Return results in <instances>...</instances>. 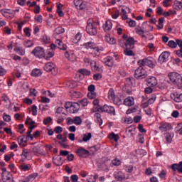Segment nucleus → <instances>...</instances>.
<instances>
[{"label":"nucleus","instance_id":"1","mask_svg":"<svg viewBox=\"0 0 182 182\" xmlns=\"http://www.w3.org/2000/svg\"><path fill=\"white\" fill-rule=\"evenodd\" d=\"M85 49H92L93 56H100V53L105 50V48L102 46H97L94 42H87L83 44Z\"/></svg>","mask_w":182,"mask_h":182},{"label":"nucleus","instance_id":"2","mask_svg":"<svg viewBox=\"0 0 182 182\" xmlns=\"http://www.w3.org/2000/svg\"><path fill=\"white\" fill-rule=\"evenodd\" d=\"M122 39L119 41V45L122 48H129V49H134V43H136V40L133 37H129L127 35H124Z\"/></svg>","mask_w":182,"mask_h":182},{"label":"nucleus","instance_id":"3","mask_svg":"<svg viewBox=\"0 0 182 182\" xmlns=\"http://www.w3.org/2000/svg\"><path fill=\"white\" fill-rule=\"evenodd\" d=\"M86 32L92 36L97 35V23L93 18L87 20Z\"/></svg>","mask_w":182,"mask_h":182},{"label":"nucleus","instance_id":"4","mask_svg":"<svg viewBox=\"0 0 182 182\" xmlns=\"http://www.w3.org/2000/svg\"><path fill=\"white\" fill-rule=\"evenodd\" d=\"M168 77L173 83V85L177 86L178 89L182 87V77L180 74L177 73H171L168 74Z\"/></svg>","mask_w":182,"mask_h":182},{"label":"nucleus","instance_id":"5","mask_svg":"<svg viewBox=\"0 0 182 182\" xmlns=\"http://www.w3.org/2000/svg\"><path fill=\"white\" fill-rule=\"evenodd\" d=\"M92 112H101L102 113H109V114H116V111L114 109V107L112 106H109L107 105H105L102 107H94L92 109Z\"/></svg>","mask_w":182,"mask_h":182},{"label":"nucleus","instance_id":"6","mask_svg":"<svg viewBox=\"0 0 182 182\" xmlns=\"http://www.w3.org/2000/svg\"><path fill=\"white\" fill-rule=\"evenodd\" d=\"M134 76L136 79L141 80V79H146L147 77V72L141 65H140L134 73Z\"/></svg>","mask_w":182,"mask_h":182},{"label":"nucleus","instance_id":"7","mask_svg":"<svg viewBox=\"0 0 182 182\" xmlns=\"http://www.w3.org/2000/svg\"><path fill=\"white\" fill-rule=\"evenodd\" d=\"M108 99L109 100H112L114 102V105H121L122 100H120V98L119 97L116 96V94H114V90L109 89L108 92Z\"/></svg>","mask_w":182,"mask_h":182},{"label":"nucleus","instance_id":"8","mask_svg":"<svg viewBox=\"0 0 182 182\" xmlns=\"http://www.w3.org/2000/svg\"><path fill=\"white\" fill-rule=\"evenodd\" d=\"M44 70L51 72L53 75H58V68L53 63H47L44 66Z\"/></svg>","mask_w":182,"mask_h":182},{"label":"nucleus","instance_id":"9","mask_svg":"<svg viewBox=\"0 0 182 182\" xmlns=\"http://www.w3.org/2000/svg\"><path fill=\"white\" fill-rule=\"evenodd\" d=\"M76 154L78 157H82L83 159H86V157H89L90 153L89 151L86 150L83 147H80L75 151Z\"/></svg>","mask_w":182,"mask_h":182},{"label":"nucleus","instance_id":"10","mask_svg":"<svg viewBox=\"0 0 182 182\" xmlns=\"http://www.w3.org/2000/svg\"><path fill=\"white\" fill-rule=\"evenodd\" d=\"M1 14L4 16V18H6L7 19H12L14 16H15V11H12L11 9H1Z\"/></svg>","mask_w":182,"mask_h":182},{"label":"nucleus","instance_id":"11","mask_svg":"<svg viewBox=\"0 0 182 182\" xmlns=\"http://www.w3.org/2000/svg\"><path fill=\"white\" fill-rule=\"evenodd\" d=\"M32 53L36 58H43L45 56V50L42 47H36L33 49Z\"/></svg>","mask_w":182,"mask_h":182},{"label":"nucleus","instance_id":"12","mask_svg":"<svg viewBox=\"0 0 182 182\" xmlns=\"http://www.w3.org/2000/svg\"><path fill=\"white\" fill-rule=\"evenodd\" d=\"M138 64L139 66H149V68H154V64L153 63V60L149 59V58H145L143 60H140L138 61Z\"/></svg>","mask_w":182,"mask_h":182},{"label":"nucleus","instance_id":"13","mask_svg":"<svg viewBox=\"0 0 182 182\" xmlns=\"http://www.w3.org/2000/svg\"><path fill=\"white\" fill-rule=\"evenodd\" d=\"M169 57H170V53H168L167 51L163 52L160 55L158 62L161 64L164 63V62H167Z\"/></svg>","mask_w":182,"mask_h":182},{"label":"nucleus","instance_id":"14","mask_svg":"<svg viewBox=\"0 0 182 182\" xmlns=\"http://www.w3.org/2000/svg\"><path fill=\"white\" fill-rule=\"evenodd\" d=\"M171 97L176 103H181L182 102V93H178V92H175L171 94Z\"/></svg>","mask_w":182,"mask_h":182},{"label":"nucleus","instance_id":"15","mask_svg":"<svg viewBox=\"0 0 182 182\" xmlns=\"http://www.w3.org/2000/svg\"><path fill=\"white\" fill-rule=\"evenodd\" d=\"M146 83L150 87H154L157 86V78L156 77H149L146 79Z\"/></svg>","mask_w":182,"mask_h":182},{"label":"nucleus","instance_id":"16","mask_svg":"<svg viewBox=\"0 0 182 182\" xmlns=\"http://www.w3.org/2000/svg\"><path fill=\"white\" fill-rule=\"evenodd\" d=\"M1 180L3 182H14V176L12 173H4V175H1Z\"/></svg>","mask_w":182,"mask_h":182},{"label":"nucleus","instance_id":"17","mask_svg":"<svg viewBox=\"0 0 182 182\" xmlns=\"http://www.w3.org/2000/svg\"><path fill=\"white\" fill-rule=\"evenodd\" d=\"M159 129L161 132H167L168 130H171V124L167 122L161 123L160 124Z\"/></svg>","mask_w":182,"mask_h":182},{"label":"nucleus","instance_id":"18","mask_svg":"<svg viewBox=\"0 0 182 182\" xmlns=\"http://www.w3.org/2000/svg\"><path fill=\"white\" fill-rule=\"evenodd\" d=\"M105 39L107 43H109V45H116V43H117V41H116L114 38L111 36L110 34L105 35Z\"/></svg>","mask_w":182,"mask_h":182},{"label":"nucleus","instance_id":"19","mask_svg":"<svg viewBox=\"0 0 182 182\" xmlns=\"http://www.w3.org/2000/svg\"><path fill=\"white\" fill-rule=\"evenodd\" d=\"M14 52L17 53L20 56H23L25 55V49L22 47L18 46V43H16L14 45Z\"/></svg>","mask_w":182,"mask_h":182},{"label":"nucleus","instance_id":"20","mask_svg":"<svg viewBox=\"0 0 182 182\" xmlns=\"http://www.w3.org/2000/svg\"><path fill=\"white\" fill-rule=\"evenodd\" d=\"M94 118L96 123L99 124V126H102L103 124V119H102V115L99 112H93Z\"/></svg>","mask_w":182,"mask_h":182},{"label":"nucleus","instance_id":"21","mask_svg":"<svg viewBox=\"0 0 182 182\" xmlns=\"http://www.w3.org/2000/svg\"><path fill=\"white\" fill-rule=\"evenodd\" d=\"M114 176L116 180H118L119 181H122V180H124V178H126V175H124V173L121 171L115 172Z\"/></svg>","mask_w":182,"mask_h":182},{"label":"nucleus","instance_id":"22","mask_svg":"<svg viewBox=\"0 0 182 182\" xmlns=\"http://www.w3.org/2000/svg\"><path fill=\"white\" fill-rule=\"evenodd\" d=\"M55 43L58 49H60V50H65L68 48V46H66V44L63 43V42H62V40L60 39H57L55 41Z\"/></svg>","mask_w":182,"mask_h":182},{"label":"nucleus","instance_id":"23","mask_svg":"<svg viewBox=\"0 0 182 182\" xmlns=\"http://www.w3.org/2000/svg\"><path fill=\"white\" fill-rule=\"evenodd\" d=\"M91 69L94 72H100L102 68L100 67L99 64L96 63V61L92 60L90 62Z\"/></svg>","mask_w":182,"mask_h":182},{"label":"nucleus","instance_id":"24","mask_svg":"<svg viewBox=\"0 0 182 182\" xmlns=\"http://www.w3.org/2000/svg\"><path fill=\"white\" fill-rule=\"evenodd\" d=\"M125 106H133L134 105V98L133 97H128L124 101Z\"/></svg>","mask_w":182,"mask_h":182},{"label":"nucleus","instance_id":"25","mask_svg":"<svg viewBox=\"0 0 182 182\" xmlns=\"http://www.w3.org/2000/svg\"><path fill=\"white\" fill-rule=\"evenodd\" d=\"M113 26V23L110 20H108L105 22V24L103 26L104 31L105 32H109V31H112V28Z\"/></svg>","mask_w":182,"mask_h":182},{"label":"nucleus","instance_id":"26","mask_svg":"<svg viewBox=\"0 0 182 182\" xmlns=\"http://www.w3.org/2000/svg\"><path fill=\"white\" fill-rule=\"evenodd\" d=\"M53 163L55 166H62V164H63V160H62V157H60L59 156H54L53 158Z\"/></svg>","mask_w":182,"mask_h":182},{"label":"nucleus","instance_id":"27","mask_svg":"<svg viewBox=\"0 0 182 182\" xmlns=\"http://www.w3.org/2000/svg\"><path fill=\"white\" fill-rule=\"evenodd\" d=\"M92 139V134L91 133H86L83 135L82 140L78 139V143H82V141H89Z\"/></svg>","mask_w":182,"mask_h":182},{"label":"nucleus","instance_id":"28","mask_svg":"<svg viewBox=\"0 0 182 182\" xmlns=\"http://www.w3.org/2000/svg\"><path fill=\"white\" fill-rule=\"evenodd\" d=\"M64 55L66 59L70 62H75L76 60V56L73 53L70 55L69 54V52L66 51Z\"/></svg>","mask_w":182,"mask_h":182},{"label":"nucleus","instance_id":"29","mask_svg":"<svg viewBox=\"0 0 182 182\" xmlns=\"http://www.w3.org/2000/svg\"><path fill=\"white\" fill-rule=\"evenodd\" d=\"M142 29L144 30L145 33H149V32L153 31V29H154V28L153 27V26L149 25V24L144 23L142 24Z\"/></svg>","mask_w":182,"mask_h":182},{"label":"nucleus","instance_id":"30","mask_svg":"<svg viewBox=\"0 0 182 182\" xmlns=\"http://www.w3.org/2000/svg\"><path fill=\"white\" fill-rule=\"evenodd\" d=\"M104 63L109 68H112L113 66V57H107L104 59Z\"/></svg>","mask_w":182,"mask_h":182},{"label":"nucleus","instance_id":"31","mask_svg":"<svg viewBox=\"0 0 182 182\" xmlns=\"http://www.w3.org/2000/svg\"><path fill=\"white\" fill-rule=\"evenodd\" d=\"M173 8L176 11H180V9H182V2L176 0L173 3Z\"/></svg>","mask_w":182,"mask_h":182},{"label":"nucleus","instance_id":"32","mask_svg":"<svg viewBox=\"0 0 182 182\" xmlns=\"http://www.w3.org/2000/svg\"><path fill=\"white\" fill-rule=\"evenodd\" d=\"M66 87L68 89H75V87H77V82H76L75 81H68L66 83Z\"/></svg>","mask_w":182,"mask_h":182},{"label":"nucleus","instance_id":"33","mask_svg":"<svg viewBox=\"0 0 182 182\" xmlns=\"http://www.w3.org/2000/svg\"><path fill=\"white\" fill-rule=\"evenodd\" d=\"M41 75H42V71H41V70L38 68L33 69L31 72V76H33L34 77H38Z\"/></svg>","mask_w":182,"mask_h":182},{"label":"nucleus","instance_id":"34","mask_svg":"<svg viewBox=\"0 0 182 182\" xmlns=\"http://www.w3.org/2000/svg\"><path fill=\"white\" fill-rule=\"evenodd\" d=\"M19 167L20 170H21L22 171H29V170H31V164H23L20 165Z\"/></svg>","mask_w":182,"mask_h":182},{"label":"nucleus","instance_id":"35","mask_svg":"<svg viewBox=\"0 0 182 182\" xmlns=\"http://www.w3.org/2000/svg\"><path fill=\"white\" fill-rule=\"evenodd\" d=\"M80 39H82V33H77L73 38V43H78Z\"/></svg>","mask_w":182,"mask_h":182},{"label":"nucleus","instance_id":"36","mask_svg":"<svg viewBox=\"0 0 182 182\" xmlns=\"http://www.w3.org/2000/svg\"><path fill=\"white\" fill-rule=\"evenodd\" d=\"M122 123H127L132 124L133 123V119L131 117H125L122 119Z\"/></svg>","mask_w":182,"mask_h":182},{"label":"nucleus","instance_id":"37","mask_svg":"<svg viewBox=\"0 0 182 182\" xmlns=\"http://www.w3.org/2000/svg\"><path fill=\"white\" fill-rule=\"evenodd\" d=\"M126 82L129 85V86H135L136 85V80H134L133 77L127 78Z\"/></svg>","mask_w":182,"mask_h":182},{"label":"nucleus","instance_id":"38","mask_svg":"<svg viewBox=\"0 0 182 182\" xmlns=\"http://www.w3.org/2000/svg\"><path fill=\"white\" fill-rule=\"evenodd\" d=\"M35 178H36V176L35 175H30L25 179L21 180V182H31L33 181Z\"/></svg>","mask_w":182,"mask_h":182},{"label":"nucleus","instance_id":"39","mask_svg":"<svg viewBox=\"0 0 182 182\" xmlns=\"http://www.w3.org/2000/svg\"><path fill=\"white\" fill-rule=\"evenodd\" d=\"M135 32L140 36H142V38H146V36L144 35V33H146V32L144 31V30L143 28L142 29L140 28H136Z\"/></svg>","mask_w":182,"mask_h":182},{"label":"nucleus","instance_id":"40","mask_svg":"<svg viewBox=\"0 0 182 182\" xmlns=\"http://www.w3.org/2000/svg\"><path fill=\"white\" fill-rule=\"evenodd\" d=\"M82 118H80V117H75L73 118V122L74 124H76L77 126H80V124H82Z\"/></svg>","mask_w":182,"mask_h":182},{"label":"nucleus","instance_id":"41","mask_svg":"<svg viewBox=\"0 0 182 182\" xmlns=\"http://www.w3.org/2000/svg\"><path fill=\"white\" fill-rule=\"evenodd\" d=\"M76 106H79V104H77V103L73 104L70 102H67L65 104V109H70V107H76Z\"/></svg>","mask_w":182,"mask_h":182},{"label":"nucleus","instance_id":"42","mask_svg":"<svg viewBox=\"0 0 182 182\" xmlns=\"http://www.w3.org/2000/svg\"><path fill=\"white\" fill-rule=\"evenodd\" d=\"M53 56H55V52L53 51H50L48 53H47L46 55L44 54L43 58L46 60H49L50 59V58H53Z\"/></svg>","mask_w":182,"mask_h":182},{"label":"nucleus","instance_id":"43","mask_svg":"<svg viewBox=\"0 0 182 182\" xmlns=\"http://www.w3.org/2000/svg\"><path fill=\"white\" fill-rule=\"evenodd\" d=\"M99 178V175L95 174V176L91 175L87 177L88 182H96V179Z\"/></svg>","mask_w":182,"mask_h":182},{"label":"nucleus","instance_id":"44","mask_svg":"<svg viewBox=\"0 0 182 182\" xmlns=\"http://www.w3.org/2000/svg\"><path fill=\"white\" fill-rule=\"evenodd\" d=\"M31 155V151L28 149H23L21 156L24 157L25 159H28L29 156Z\"/></svg>","mask_w":182,"mask_h":182},{"label":"nucleus","instance_id":"45","mask_svg":"<svg viewBox=\"0 0 182 182\" xmlns=\"http://www.w3.org/2000/svg\"><path fill=\"white\" fill-rule=\"evenodd\" d=\"M132 48H127V49H125L124 50V54L127 55V56H134V53H133V50H130Z\"/></svg>","mask_w":182,"mask_h":182},{"label":"nucleus","instance_id":"46","mask_svg":"<svg viewBox=\"0 0 182 182\" xmlns=\"http://www.w3.org/2000/svg\"><path fill=\"white\" fill-rule=\"evenodd\" d=\"M109 139L115 141H119V139H120V137L119 136L118 134H116L114 132H112L109 134Z\"/></svg>","mask_w":182,"mask_h":182},{"label":"nucleus","instance_id":"47","mask_svg":"<svg viewBox=\"0 0 182 182\" xmlns=\"http://www.w3.org/2000/svg\"><path fill=\"white\" fill-rule=\"evenodd\" d=\"M79 105H80V106H87V105H89V101L87 100V98H84L80 101H78Z\"/></svg>","mask_w":182,"mask_h":182},{"label":"nucleus","instance_id":"48","mask_svg":"<svg viewBox=\"0 0 182 182\" xmlns=\"http://www.w3.org/2000/svg\"><path fill=\"white\" fill-rule=\"evenodd\" d=\"M112 163L115 166H119L122 164V161L119 159L118 158H115L112 161Z\"/></svg>","mask_w":182,"mask_h":182},{"label":"nucleus","instance_id":"49","mask_svg":"<svg viewBox=\"0 0 182 182\" xmlns=\"http://www.w3.org/2000/svg\"><path fill=\"white\" fill-rule=\"evenodd\" d=\"M55 32L57 35H60V33H63L65 32V28H63V27H57L55 29Z\"/></svg>","mask_w":182,"mask_h":182},{"label":"nucleus","instance_id":"50","mask_svg":"<svg viewBox=\"0 0 182 182\" xmlns=\"http://www.w3.org/2000/svg\"><path fill=\"white\" fill-rule=\"evenodd\" d=\"M63 132V128L62 127H55L54 128V132L56 133V134H60Z\"/></svg>","mask_w":182,"mask_h":182},{"label":"nucleus","instance_id":"51","mask_svg":"<svg viewBox=\"0 0 182 182\" xmlns=\"http://www.w3.org/2000/svg\"><path fill=\"white\" fill-rule=\"evenodd\" d=\"M80 73H82V75H84L85 76H90V71L86 70V69H81L79 70Z\"/></svg>","mask_w":182,"mask_h":182},{"label":"nucleus","instance_id":"52","mask_svg":"<svg viewBox=\"0 0 182 182\" xmlns=\"http://www.w3.org/2000/svg\"><path fill=\"white\" fill-rule=\"evenodd\" d=\"M32 114L33 116H37L38 114V107L33 105L31 107Z\"/></svg>","mask_w":182,"mask_h":182},{"label":"nucleus","instance_id":"53","mask_svg":"<svg viewBox=\"0 0 182 182\" xmlns=\"http://www.w3.org/2000/svg\"><path fill=\"white\" fill-rule=\"evenodd\" d=\"M168 46L169 48H177V43H176V42H175L174 41L172 40V41H168Z\"/></svg>","mask_w":182,"mask_h":182},{"label":"nucleus","instance_id":"54","mask_svg":"<svg viewBox=\"0 0 182 182\" xmlns=\"http://www.w3.org/2000/svg\"><path fill=\"white\" fill-rule=\"evenodd\" d=\"M87 5V3H86V1H82L80 4V7H78V9H80V11H83V9H86Z\"/></svg>","mask_w":182,"mask_h":182},{"label":"nucleus","instance_id":"55","mask_svg":"<svg viewBox=\"0 0 182 182\" xmlns=\"http://www.w3.org/2000/svg\"><path fill=\"white\" fill-rule=\"evenodd\" d=\"M156 95L153 94L151 95V97L149 99L148 103L149 105H153V103H154V102H156Z\"/></svg>","mask_w":182,"mask_h":182},{"label":"nucleus","instance_id":"56","mask_svg":"<svg viewBox=\"0 0 182 182\" xmlns=\"http://www.w3.org/2000/svg\"><path fill=\"white\" fill-rule=\"evenodd\" d=\"M24 46L25 48H31V46H33V42H32V41H26L25 43H24Z\"/></svg>","mask_w":182,"mask_h":182},{"label":"nucleus","instance_id":"57","mask_svg":"<svg viewBox=\"0 0 182 182\" xmlns=\"http://www.w3.org/2000/svg\"><path fill=\"white\" fill-rule=\"evenodd\" d=\"M52 122V117H48L47 118L44 119L43 121V124H45V126L49 124V123H50Z\"/></svg>","mask_w":182,"mask_h":182},{"label":"nucleus","instance_id":"58","mask_svg":"<svg viewBox=\"0 0 182 182\" xmlns=\"http://www.w3.org/2000/svg\"><path fill=\"white\" fill-rule=\"evenodd\" d=\"M43 41L45 43H50V37L46 36V35H44L43 36Z\"/></svg>","mask_w":182,"mask_h":182},{"label":"nucleus","instance_id":"59","mask_svg":"<svg viewBox=\"0 0 182 182\" xmlns=\"http://www.w3.org/2000/svg\"><path fill=\"white\" fill-rule=\"evenodd\" d=\"M3 119L4 122H11V116L6 113L3 114Z\"/></svg>","mask_w":182,"mask_h":182},{"label":"nucleus","instance_id":"60","mask_svg":"<svg viewBox=\"0 0 182 182\" xmlns=\"http://www.w3.org/2000/svg\"><path fill=\"white\" fill-rule=\"evenodd\" d=\"M41 103H50V99H49L46 97H41Z\"/></svg>","mask_w":182,"mask_h":182},{"label":"nucleus","instance_id":"61","mask_svg":"<svg viewBox=\"0 0 182 182\" xmlns=\"http://www.w3.org/2000/svg\"><path fill=\"white\" fill-rule=\"evenodd\" d=\"M173 140V138L171 137V134H167L166 136V141L168 144H169L170 143H171Z\"/></svg>","mask_w":182,"mask_h":182},{"label":"nucleus","instance_id":"62","mask_svg":"<svg viewBox=\"0 0 182 182\" xmlns=\"http://www.w3.org/2000/svg\"><path fill=\"white\" fill-rule=\"evenodd\" d=\"M176 132L180 134H182V123L178 124L177 127H176Z\"/></svg>","mask_w":182,"mask_h":182},{"label":"nucleus","instance_id":"63","mask_svg":"<svg viewBox=\"0 0 182 182\" xmlns=\"http://www.w3.org/2000/svg\"><path fill=\"white\" fill-rule=\"evenodd\" d=\"M87 97L91 100L95 99L96 97V92H95V91L88 92Z\"/></svg>","mask_w":182,"mask_h":182},{"label":"nucleus","instance_id":"64","mask_svg":"<svg viewBox=\"0 0 182 182\" xmlns=\"http://www.w3.org/2000/svg\"><path fill=\"white\" fill-rule=\"evenodd\" d=\"M94 80H100L102 79V74L97 73L93 75Z\"/></svg>","mask_w":182,"mask_h":182}]
</instances>
